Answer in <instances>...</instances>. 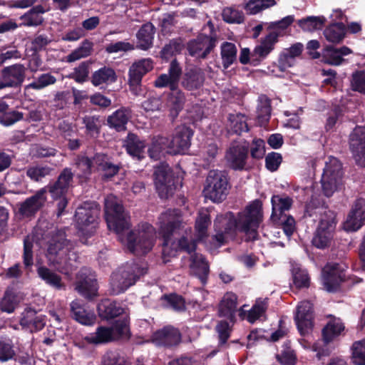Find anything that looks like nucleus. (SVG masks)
I'll list each match as a JSON object with an SVG mask.
<instances>
[{"instance_id": "obj_64", "label": "nucleus", "mask_w": 365, "mask_h": 365, "mask_svg": "<svg viewBox=\"0 0 365 365\" xmlns=\"http://www.w3.org/2000/svg\"><path fill=\"white\" fill-rule=\"evenodd\" d=\"M351 86L353 91H365V70L356 71L352 73Z\"/></svg>"}, {"instance_id": "obj_9", "label": "nucleus", "mask_w": 365, "mask_h": 365, "mask_svg": "<svg viewBox=\"0 0 365 365\" xmlns=\"http://www.w3.org/2000/svg\"><path fill=\"white\" fill-rule=\"evenodd\" d=\"M230 187L227 173L224 170H212L206 178L205 195L214 202H220L226 198Z\"/></svg>"}, {"instance_id": "obj_49", "label": "nucleus", "mask_w": 365, "mask_h": 365, "mask_svg": "<svg viewBox=\"0 0 365 365\" xmlns=\"http://www.w3.org/2000/svg\"><path fill=\"white\" fill-rule=\"evenodd\" d=\"M210 223L211 220L208 211H200L195 222V230L199 241L203 240V239L207 237V227Z\"/></svg>"}, {"instance_id": "obj_10", "label": "nucleus", "mask_w": 365, "mask_h": 365, "mask_svg": "<svg viewBox=\"0 0 365 365\" xmlns=\"http://www.w3.org/2000/svg\"><path fill=\"white\" fill-rule=\"evenodd\" d=\"M342 166L339 160L334 157H329L326 161L322 173L321 183L323 193L327 197H331L342 185Z\"/></svg>"}, {"instance_id": "obj_48", "label": "nucleus", "mask_w": 365, "mask_h": 365, "mask_svg": "<svg viewBox=\"0 0 365 365\" xmlns=\"http://www.w3.org/2000/svg\"><path fill=\"white\" fill-rule=\"evenodd\" d=\"M268 307V298H259L248 312L247 319L250 323L255 322L257 319L263 317Z\"/></svg>"}, {"instance_id": "obj_40", "label": "nucleus", "mask_w": 365, "mask_h": 365, "mask_svg": "<svg viewBox=\"0 0 365 365\" xmlns=\"http://www.w3.org/2000/svg\"><path fill=\"white\" fill-rule=\"evenodd\" d=\"M271 101L264 94H262L258 98V104L257 106V118L261 126L265 125L269 120L271 116Z\"/></svg>"}, {"instance_id": "obj_46", "label": "nucleus", "mask_w": 365, "mask_h": 365, "mask_svg": "<svg viewBox=\"0 0 365 365\" xmlns=\"http://www.w3.org/2000/svg\"><path fill=\"white\" fill-rule=\"evenodd\" d=\"M83 123L85 125L86 135L97 138L103 120L99 115H86L83 118Z\"/></svg>"}, {"instance_id": "obj_34", "label": "nucleus", "mask_w": 365, "mask_h": 365, "mask_svg": "<svg viewBox=\"0 0 365 365\" xmlns=\"http://www.w3.org/2000/svg\"><path fill=\"white\" fill-rule=\"evenodd\" d=\"M356 108V105L354 101L343 99L341 103L336 106L334 110L329 113L325 124V129L327 131L331 130L343 113L354 112Z\"/></svg>"}, {"instance_id": "obj_31", "label": "nucleus", "mask_w": 365, "mask_h": 365, "mask_svg": "<svg viewBox=\"0 0 365 365\" xmlns=\"http://www.w3.org/2000/svg\"><path fill=\"white\" fill-rule=\"evenodd\" d=\"M237 307V296L232 292L226 293L222 297L220 305L219 316L225 317L232 322L235 319Z\"/></svg>"}, {"instance_id": "obj_18", "label": "nucleus", "mask_w": 365, "mask_h": 365, "mask_svg": "<svg viewBox=\"0 0 365 365\" xmlns=\"http://www.w3.org/2000/svg\"><path fill=\"white\" fill-rule=\"evenodd\" d=\"M182 76V68L176 59L170 64L168 73L160 74L154 81V86L158 88H169L170 91L178 88L179 81Z\"/></svg>"}, {"instance_id": "obj_56", "label": "nucleus", "mask_w": 365, "mask_h": 365, "mask_svg": "<svg viewBox=\"0 0 365 365\" xmlns=\"http://www.w3.org/2000/svg\"><path fill=\"white\" fill-rule=\"evenodd\" d=\"M322 60L325 63L333 66H339L344 61V59L339 54L336 48L334 46H327L322 52Z\"/></svg>"}, {"instance_id": "obj_32", "label": "nucleus", "mask_w": 365, "mask_h": 365, "mask_svg": "<svg viewBox=\"0 0 365 365\" xmlns=\"http://www.w3.org/2000/svg\"><path fill=\"white\" fill-rule=\"evenodd\" d=\"M127 153L133 158L140 160L145 157V142L133 133H129L125 141Z\"/></svg>"}, {"instance_id": "obj_63", "label": "nucleus", "mask_w": 365, "mask_h": 365, "mask_svg": "<svg viewBox=\"0 0 365 365\" xmlns=\"http://www.w3.org/2000/svg\"><path fill=\"white\" fill-rule=\"evenodd\" d=\"M182 48L183 45L180 38L173 39L163 48L161 55L164 58H168L180 53Z\"/></svg>"}, {"instance_id": "obj_30", "label": "nucleus", "mask_w": 365, "mask_h": 365, "mask_svg": "<svg viewBox=\"0 0 365 365\" xmlns=\"http://www.w3.org/2000/svg\"><path fill=\"white\" fill-rule=\"evenodd\" d=\"M20 324L31 332L41 330L46 324V317L43 314L37 315L35 310L29 308L22 313Z\"/></svg>"}, {"instance_id": "obj_61", "label": "nucleus", "mask_w": 365, "mask_h": 365, "mask_svg": "<svg viewBox=\"0 0 365 365\" xmlns=\"http://www.w3.org/2000/svg\"><path fill=\"white\" fill-rule=\"evenodd\" d=\"M222 19L229 24H240L245 20L244 14L242 11L232 7H226L222 10Z\"/></svg>"}, {"instance_id": "obj_53", "label": "nucleus", "mask_w": 365, "mask_h": 365, "mask_svg": "<svg viewBox=\"0 0 365 365\" xmlns=\"http://www.w3.org/2000/svg\"><path fill=\"white\" fill-rule=\"evenodd\" d=\"M19 300L16 294L10 289L5 292L0 302V309L2 312L12 313L15 310Z\"/></svg>"}, {"instance_id": "obj_59", "label": "nucleus", "mask_w": 365, "mask_h": 365, "mask_svg": "<svg viewBox=\"0 0 365 365\" xmlns=\"http://www.w3.org/2000/svg\"><path fill=\"white\" fill-rule=\"evenodd\" d=\"M352 360L356 365H365V339L353 344Z\"/></svg>"}, {"instance_id": "obj_36", "label": "nucleus", "mask_w": 365, "mask_h": 365, "mask_svg": "<svg viewBox=\"0 0 365 365\" xmlns=\"http://www.w3.org/2000/svg\"><path fill=\"white\" fill-rule=\"evenodd\" d=\"M37 274L41 279L52 288L57 290L65 289L66 285L62 282L61 277L48 267L45 266L38 267Z\"/></svg>"}, {"instance_id": "obj_17", "label": "nucleus", "mask_w": 365, "mask_h": 365, "mask_svg": "<svg viewBox=\"0 0 365 365\" xmlns=\"http://www.w3.org/2000/svg\"><path fill=\"white\" fill-rule=\"evenodd\" d=\"M25 77L26 68L24 65L20 63L4 67L1 71L4 88H20Z\"/></svg>"}, {"instance_id": "obj_44", "label": "nucleus", "mask_w": 365, "mask_h": 365, "mask_svg": "<svg viewBox=\"0 0 365 365\" xmlns=\"http://www.w3.org/2000/svg\"><path fill=\"white\" fill-rule=\"evenodd\" d=\"M292 199L285 195H274L272 197V216L278 218L282 217L284 211L289 210L292 205Z\"/></svg>"}, {"instance_id": "obj_13", "label": "nucleus", "mask_w": 365, "mask_h": 365, "mask_svg": "<svg viewBox=\"0 0 365 365\" xmlns=\"http://www.w3.org/2000/svg\"><path fill=\"white\" fill-rule=\"evenodd\" d=\"M153 68V61L151 58L140 59L130 66L128 71V85L131 91L140 90L143 77Z\"/></svg>"}, {"instance_id": "obj_57", "label": "nucleus", "mask_w": 365, "mask_h": 365, "mask_svg": "<svg viewBox=\"0 0 365 365\" xmlns=\"http://www.w3.org/2000/svg\"><path fill=\"white\" fill-rule=\"evenodd\" d=\"M218 153V147L216 143H210L205 145L202 151L201 156L204 161L202 166L208 168L214 161Z\"/></svg>"}, {"instance_id": "obj_28", "label": "nucleus", "mask_w": 365, "mask_h": 365, "mask_svg": "<svg viewBox=\"0 0 365 365\" xmlns=\"http://www.w3.org/2000/svg\"><path fill=\"white\" fill-rule=\"evenodd\" d=\"M72 317L81 324L93 325L96 319L94 312L85 307L79 300L76 299L71 303Z\"/></svg>"}, {"instance_id": "obj_2", "label": "nucleus", "mask_w": 365, "mask_h": 365, "mask_svg": "<svg viewBox=\"0 0 365 365\" xmlns=\"http://www.w3.org/2000/svg\"><path fill=\"white\" fill-rule=\"evenodd\" d=\"M262 221V202L258 200L247 206L237 220L232 212L217 215L214 221L216 234L213 240L216 241V247H220L233 239L237 230L245 234L246 241L256 240L258 237L257 229Z\"/></svg>"}, {"instance_id": "obj_54", "label": "nucleus", "mask_w": 365, "mask_h": 365, "mask_svg": "<svg viewBox=\"0 0 365 365\" xmlns=\"http://www.w3.org/2000/svg\"><path fill=\"white\" fill-rule=\"evenodd\" d=\"M275 0H249L245 6L247 14L255 15L275 5Z\"/></svg>"}, {"instance_id": "obj_42", "label": "nucleus", "mask_w": 365, "mask_h": 365, "mask_svg": "<svg viewBox=\"0 0 365 365\" xmlns=\"http://www.w3.org/2000/svg\"><path fill=\"white\" fill-rule=\"evenodd\" d=\"M324 35L329 42L341 43L346 35V26L342 22L331 24L324 29Z\"/></svg>"}, {"instance_id": "obj_5", "label": "nucleus", "mask_w": 365, "mask_h": 365, "mask_svg": "<svg viewBox=\"0 0 365 365\" xmlns=\"http://www.w3.org/2000/svg\"><path fill=\"white\" fill-rule=\"evenodd\" d=\"M158 220L160 234L163 238V254L174 255L175 252L168 250L170 245H175V242H171V237L175 234H180L184 230L187 232L181 211L178 209L167 210L160 215Z\"/></svg>"}, {"instance_id": "obj_22", "label": "nucleus", "mask_w": 365, "mask_h": 365, "mask_svg": "<svg viewBox=\"0 0 365 365\" xmlns=\"http://www.w3.org/2000/svg\"><path fill=\"white\" fill-rule=\"evenodd\" d=\"M88 269H81L77 274L76 289L83 297L91 299L97 295L98 286L96 279L88 274Z\"/></svg>"}, {"instance_id": "obj_20", "label": "nucleus", "mask_w": 365, "mask_h": 365, "mask_svg": "<svg viewBox=\"0 0 365 365\" xmlns=\"http://www.w3.org/2000/svg\"><path fill=\"white\" fill-rule=\"evenodd\" d=\"M365 222V199H357L348 214L343 227L347 232L359 230Z\"/></svg>"}, {"instance_id": "obj_39", "label": "nucleus", "mask_w": 365, "mask_h": 365, "mask_svg": "<svg viewBox=\"0 0 365 365\" xmlns=\"http://www.w3.org/2000/svg\"><path fill=\"white\" fill-rule=\"evenodd\" d=\"M47 10L41 4L34 6L21 18L24 25L27 26H38L43 24V18L42 14Z\"/></svg>"}, {"instance_id": "obj_14", "label": "nucleus", "mask_w": 365, "mask_h": 365, "mask_svg": "<svg viewBox=\"0 0 365 365\" xmlns=\"http://www.w3.org/2000/svg\"><path fill=\"white\" fill-rule=\"evenodd\" d=\"M349 145L357 165L365 167V127L356 126L349 136Z\"/></svg>"}, {"instance_id": "obj_12", "label": "nucleus", "mask_w": 365, "mask_h": 365, "mask_svg": "<svg viewBox=\"0 0 365 365\" xmlns=\"http://www.w3.org/2000/svg\"><path fill=\"white\" fill-rule=\"evenodd\" d=\"M345 265L329 262L322 269V284L328 292H335L345 278Z\"/></svg>"}, {"instance_id": "obj_62", "label": "nucleus", "mask_w": 365, "mask_h": 365, "mask_svg": "<svg viewBox=\"0 0 365 365\" xmlns=\"http://www.w3.org/2000/svg\"><path fill=\"white\" fill-rule=\"evenodd\" d=\"M56 78L49 74L44 73L41 75L36 81L25 86V90L32 89H41L47 86L53 84L56 82Z\"/></svg>"}, {"instance_id": "obj_27", "label": "nucleus", "mask_w": 365, "mask_h": 365, "mask_svg": "<svg viewBox=\"0 0 365 365\" xmlns=\"http://www.w3.org/2000/svg\"><path fill=\"white\" fill-rule=\"evenodd\" d=\"M118 76L115 71L109 66H104L95 72L91 77V82L94 86L105 88L106 86L115 83Z\"/></svg>"}, {"instance_id": "obj_24", "label": "nucleus", "mask_w": 365, "mask_h": 365, "mask_svg": "<svg viewBox=\"0 0 365 365\" xmlns=\"http://www.w3.org/2000/svg\"><path fill=\"white\" fill-rule=\"evenodd\" d=\"M295 322L301 334L304 335L312 327V304L309 301L301 302L297 306Z\"/></svg>"}, {"instance_id": "obj_7", "label": "nucleus", "mask_w": 365, "mask_h": 365, "mask_svg": "<svg viewBox=\"0 0 365 365\" xmlns=\"http://www.w3.org/2000/svg\"><path fill=\"white\" fill-rule=\"evenodd\" d=\"M318 212L320 214L319 223L312 243L315 247L324 250L329 247L332 242L336 224V215L333 211L323 208Z\"/></svg>"}, {"instance_id": "obj_43", "label": "nucleus", "mask_w": 365, "mask_h": 365, "mask_svg": "<svg viewBox=\"0 0 365 365\" xmlns=\"http://www.w3.org/2000/svg\"><path fill=\"white\" fill-rule=\"evenodd\" d=\"M185 103L183 93H170L167 98L166 106L170 112V117L173 121L178 117Z\"/></svg>"}, {"instance_id": "obj_11", "label": "nucleus", "mask_w": 365, "mask_h": 365, "mask_svg": "<svg viewBox=\"0 0 365 365\" xmlns=\"http://www.w3.org/2000/svg\"><path fill=\"white\" fill-rule=\"evenodd\" d=\"M155 185L160 198H168L175 190V185L170 168L166 163H160L155 168Z\"/></svg>"}, {"instance_id": "obj_38", "label": "nucleus", "mask_w": 365, "mask_h": 365, "mask_svg": "<svg viewBox=\"0 0 365 365\" xmlns=\"http://www.w3.org/2000/svg\"><path fill=\"white\" fill-rule=\"evenodd\" d=\"M131 117V110L128 108H121L108 118V123L118 131L125 129V125Z\"/></svg>"}, {"instance_id": "obj_45", "label": "nucleus", "mask_w": 365, "mask_h": 365, "mask_svg": "<svg viewBox=\"0 0 365 365\" xmlns=\"http://www.w3.org/2000/svg\"><path fill=\"white\" fill-rule=\"evenodd\" d=\"M291 272L293 283L297 288H305L309 286V277L307 272L303 269L299 264L291 262Z\"/></svg>"}, {"instance_id": "obj_8", "label": "nucleus", "mask_w": 365, "mask_h": 365, "mask_svg": "<svg viewBox=\"0 0 365 365\" xmlns=\"http://www.w3.org/2000/svg\"><path fill=\"white\" fill-rule=\"evenodd\" d=\"M100 207L96 202H85L76 209L75 220L81 235L91 236L96 231Z\"/></svg>"}, {"instance_id": "obj_16", "label": "nucleus", "mask_w": 365, "mask_h": 365, "mask_svg": "<svg viewBox=\"0 0 365 365\" xmlns=\"http://www.w3.org/2000/svg\"><path fill=\"white\" fill-rule=\"evenodd\" d=\"M47 188L42 187L34 195L19 204V213L22 217L34 216L45 205L47 200Z\"/></svg>"}, {"instance_id": "obj_1", "label": "nucleus", "mask_w": 365, "mask_h": 365, "mask_svg": "<svg viewBox=\"0 0 365 365\" xmlns=\"http://www.w3.org/2000/svg\"><path fill=\"white\" fill-rule=\"evenodd\" d=\"M105 217L108 229L119 236L130 252L141 255L151 250L154 245L155 231L147 222L139 224L138 229L130 231L125 238L123 237V232L130 228V217L119 200L113 195L105 199Z\"/></svg>"}, {"instance_id": "obj_19", "label": "nucleus", "mask_w": 365, "mask_h": 365, "mask_svg": "<svg viewBox=\"0 0 365 365\" xmlns=\"http://www.w3.org/2000/svg\"><path fill=\"white\" fill-rule=\"evenodd\" d=\"M279 33L271 31L260 41L251 54V64L256 66L264 60L274 48V45L278 42Z\"/></svg>"}, {"instance_id": "obj_37", "label": "nucleus", "mask_w": 365, "mask_h": 365, "mask_svg": "<svg viewBox=\"0 0 365 365\" xmlns=\"http://www.w3.org/2000/svg\"><path fill=\"white\" fill-rule=\"evenodd\" d=\"M98 311L102 319H110L122 314L124 309L116 302L104 299L98 305Z\"/></svg>"}, {"instance_id": "obj_25", "label": "nucleus", "mask_w": 365, "mask_h": 365, "mask_svg": "<svg viewBox=\"0 0 365 365\" xmlns=\"http://www.w3.org/2000/svg\"><path fill=\"white\" fill-rule=\"evenodd\" d=\"M93 163L94 171L100 172L102 178L106 180L113 178L120 170V167L113 164L110 158L103 153H96L93 157Z\"/></svg>"}, {"instance_id": "obj_55", "label": "nucleus", "mask_w": 365, "mask_h": 365, "mask_svg": "<svg viewBox=\"0 0 365 365\" xmlns=\"http://www.w3.org/2000/svg\"><path fill=\"white\" fill-rule=\"evenodd\" d=\"M92 50L93 43L88 40H84L79 47L67 56V61L74 62L82 58H86L91 55Z\"/></svg>"}, {"instance_id": "obj_21", "label": "nucleus", "mask_w": 365, "mask_h": 365, "mask_svg": "<svg viewBox=\"0 0 365 365\" xmlns=\"http://www.w3.org/2000/svg\"><path fill=\"white\" fill-rule=\"evenodd\" d=\"M152 341L158 346L170 348L180 344L181 334L178 329L166 326L153 334Z\"/></svg>"}, {"instance_id": "obj_26", "label": "nucleus", "mask_w": 365, "mask_h": 365, "mask_svg": "<svg viewBox=\"0 0 365 365\" xmlns=\"http://www.w3.org/2000/svg\"><path fill=\"white\" fill-rule=\"evenodd\" d=\"M248 155V148L246 146L232 144L226 153V159L230 166L234 170H242L245 165Z\"/></svg>"}, {"instance_id": "obj_58", "label": "nucleus", "mask_w": 365, "mask_h": 365, "mask_svg": "<svg viewBox=\"0 0 365 365\" xmlns=\"http://www.w3.org/2000/svg\"><path fill=\"white\" fill-rule=\"evenodd\" d=\"M51 169L48 166L34 165L26 169V176L35 182L41 181L43 178L50 175Z\"/></svg>"}, {"instance_id": "obj_23", "label": "nucleus", "mask_w": 365, "mask_h": 365, "mask_svg": "<svg viewBox=\"0 0 365 365\" xmlns=\"http://www.w3.org/2000/svg\"><path fill=\"white\" fill-rule=\"evenodd\" d=\"M73 178V173L70 168H64L58 177V179L53 183H49L45 187L47 188V192H49L53 199H57L66 195L71 186Z\"/></svg>"}, {"instance_id": "obj_60", "label": "nucleus", "mask_w": 365, "mask_h": 365, "mask_svg": "<svg viewBox=\"0 0 365 365\" xmlns=\"http://www.w3.org/2000/svg\"><path fill=\"white\" fill-rule=\"evenodd\" d=\"M101 365H130L116 351H107L102 357ZM142 365V364H138Z\"/></svg>"}, {"instance_id": "obj_35", "label": "nucleus", "mask_w": 365, "mask_h": 365, "mask_svg": "<svg viewBox=\"0 0 365 365\" xmlns=\"http://www.w3.org/2000/svg\"><path fill=\"white\" fill-rule=\"evenodd\" d=\"M190 260L192 273L200 279L202 284H205L209 274V266L205 257L200 254L194 253L191 255Z\"/></svg>"}, {"instance_id": "obj_52", "label": "nucleus", "mask_w": 365, "mask_h": 365, "mask_svg": "<svg viewBox=\"0 0 365 365\" xmlns=\"http://www.w3.org/2000/svg\"><path fill=\"white\" fill-rule=\"evenodd\" d=\"M228 119L233 133L240 135L242 133L249 130L247 117L245 115L241 113L230 114Z\"/></svg>"}, {"instance_id": "obj_41", "label": "nucleus", "mask_w": 365, "mask_h": 365, "mask_svg": "<svg viewBox=\"0 0 365 365\" xmlns=\"http://www.w3.org/2000/svg\"><path fill=\"white\" fill-rule=\"evenodd\" d=\"M84 339L89 344H99L115 340L110 327H98L94 333H91Z\"/></svg>"}, {"instance_id": "obj_51", "label": "nucleus", "mask_w": 365, "mask_h": 365, "mask_svg": "<svg viewBox=\"0 0 365 365\" xmlns=\"http://www.w3.org/2000/svg\"><path fill=\"white\" fill-rule=\"evenodd\" d=\"M153 26L151 24H143L137 34L140 42V48L145 50L152 46L153 38Z\"/></svg>"}, {"instance_id": "obj_47", "label": "nucleus", "mask_w": 365, "mask_h": 365, "mask_svg": "<svg viewBox=\"0 0 365 365\" xmlns=\"http://www.w3.org/2000/svg\"><path fill=\"white\" fill-rule=\"evenodd\" d=\"M237 49L233 43L224 42L221 46V58L224 68H228L237 60Z\"/></svg>"}, {"instance_id": "obj_29", "label": "nucleus", "mask_w": 365, "mask_h": 365, "mask_svg": "<svg viewBox=\"0 0 365 365\" xmlns=\"http://www.w3.org/2000/svg\"><path fill=\"white\" fill-rule=\"evenodd\" d=\"M205 73L200 68H192L187 70L182 76L181 85L188 91L198 90L204 83Z\"/></svg>"}, {"instance_id": "obj_3", "label": "nucleus", "mask_w": 365, "mask_h": 365, "mask_svg": "<svg viewBox=\"0 0 365 365\" xmlns=\"http://www.w3.org/2000/svg\"><path fill=\"white\" fill-rule=\"evenodd\" d=\"M193 133V130L186 125H178L175 128L170 142L167 138L161 136L153 140L151 147L148 149L149 156L150 158L157 160L160 158L161 151L166 148H170V152L175 154L185 153L190 147Z\"/></svg>"}, {"instance_id": "obj_4", "label": "nucleus", "mask_w": 365, "mask_h": 365, "mask_svg": "<svg viewBox=\"0 0 365 365\" xmlns=\"http://www.w3.org/2000/svg\"><path fill=\"white\" fill-rule=\"evenodd\" d=\"M72 244L66 239L65 233L59 231L48 247V260L57 266L59 272L68 274L76 267V255L72 251Z\"/></svg>"}, {"instance_id": "obj_15", "label": "nucleus", "mask_w": 365, "mask_h": 365, "mask_svg": "<svg viewBox=\"0 0 365 365\" xmlns=\"http://www.w3.org/2000/svg\"><path fill=\"white\" fill-rule=\"evenodd\" d=\"M215 46L216 39L215 38L202 34L195 39L189 41L187 49L190 56L205 59Z\"/></svg>"}, {"instance_id": "obj_33", "label": "nucleus", "mask_w": 365, "mask_h": 365, "mask_svg": "<svg viewBox=\"0 0 365 365\" xmlns=\"http://www.w3.org/2000/svg\"><path fill=\"white\" fill-rule=\"evenodd\" d=\"M344 324L339 318L330 316L326 326L322 329V338L326 344H328L338 336L344 331Z\"/></svg>"}, {"instance_id": "obj_50", "label": "nucleus", "mask_w": 365, "mask_h": 365, "mask_svg": "<svg viewBox=\"0 0 365 365\" xmlns=\"http://www.w3.org/2000/svg\"><path fill=\"white\" fill-rule=\"evenodd\" d=\"M326 19L324 16H307L299 19L297 22L299 26L304 31H312L321 29Z\"/></svg>"}, {"instance_id": "obj_6", "label": "nucleus", "mask_w": 365, "mask_h": 365, "mask_svg": "<svg viewBox=\"0 0 365 365\" xmlns=\"http://www.w3.org/2000/svg\"><path fill=\"white\" fill-rule=\"evenodd\" d=\"M147 267L143 263L130 262L118 268L111 275L110 286L113 294L125 292L136 281L146 274Z\"/></svg>"}]
</instances>
